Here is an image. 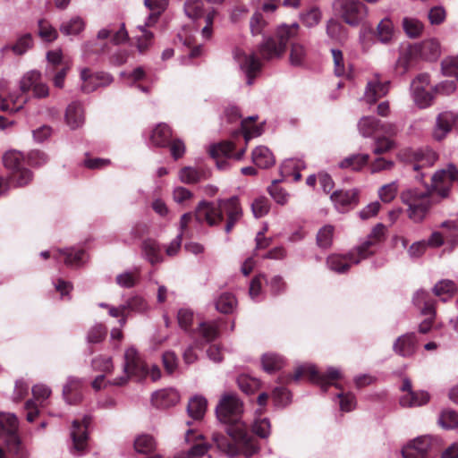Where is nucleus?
Returning a JSON list of instances; mask_svg holds the SVG:
<instances>
[{
    "instance_id": "1",
    "label": "nucleus",
    "mask_w": 458,
    "mask_h": 458,
    "mask_svg": "<svg viewBox=\"0 0 458 458\" xmlns=\"http://www.w3.org/2000/svg\"><path fill=\"white\" fill-rule=\"evenodd\" d=\"M243 402L234 393L222 394L216 407L217 420L226 426V432L242 448L243 455L251 457L259 451L257 439L248 432V425L242 420Z\"/></svg>"
},
{
    "instance_id": "2",
    "label": "nucleus",
    "mask_w": 458,
    "mask_h": 458,
    "mask_svg": "<svg viewBox=\"0 0 458 458\" xmlns=\"http://www.w3.org/2000/svg\"><path fill=\"white\" fill-rule=\"evenodd\" d=\"M386 226L383 224L376 225L367 238L346 255L332 254L327 259V267L338 274L345 273L352 265L373 255L377 246L385 240Z\"/></svg>"
},
{
    "instance_id": "3",
    "label": "nucleus",
    "mask_w": 458,
    "mask_h": 458,
    "mask_svg": "<svg viewBox=\"0 0 458 458\" xmlns=\"http://www.w3.org/2000/svg\"><path fill=\"white\" fill-rule=\"evenodd\" d=\"M224 214L227 216L225 232L230 233L235 223L242 216V210L237 197L221 199L216 205L201 201L195 210L196 219L199 223H207L210 226L218 225L223 220Z\"/></svg>"
},
{
    "instance_id": "4",
    "label": "nucleus",
    "mask_w": 458,
    "mask_h": 458,
    "mask_svg": "<svg viewBox=\"0 0 458 458\" xmlns=\"http://www.w3.org/2000/svg\"><path fill=\"white\" fill-rule=\"evenodd\" d=\"M402 201L408 206V216L413 222H421L429 208L428 191L407 189L401 193Z\"/></svg>"
},
{
    "instance_id": "5",
    "label": "nucleus",
    "mask_w": 458,
    "mask_h": 458,
    "mask_svg": "<svg viewBox=\"0 0 458 458\" xmlns=\"http://www.w3.org/2000/svg\"><path fill=\"white\" fill-rule=\"evenodd\" d=\"M304 376H307L311 382L318 385L322 389L326 390L331 385L338 388V384L334 381L341 378L342 374L341 371L335 367H329L325 373H320L314 365L305 364L299 366L295 369L293 379L298 381Z\"/></svg>"
},
{
    "instance_id": "6",
    "label": "nucleus",
    "mask_w": 458,
    "mask_h": 458,
    "mask_svg": "<svg viewBox=\"0 0 458 458\" xmlns=\"http://www.w3.org/2000/svg\"><path fill=\"white\" fill-rule=\"evenodd\" d=\"M334 8L345 23L360 25L369 15V8L359 0H335Z\"/></svg>"
},
{
    "instance_id": "7",
    "label": "nucleus",
    "mask_w": 458,
    "mask_h": 458,
    "mask_svg": "<svg viewBox=\"0 0 458 458\" xmlns=\"http://www.w3.org/2000/svg\"><path fill=\"white\" fill-rule=\"evenodd\" d=\"M430 82L428 73H420L411 82V96L419 108L429 107L434 103L435 93L429 89Z\"/></svg>"
},
{
    "instance_id": "8",
    "label": "nucleus",
    "mask_w": 458,
    "mask_h": 458,
    "mask_svg": "<svg viewBox=\"0 0 458 458\" xmlns=\"http://www.w3.org/2000/svg\"><path fill=\"white\" fill-rule=\"evenodd\" d=\"M148 364L141 358L139 352L134 347H129L124 352V362L121 375H127L128 382L131 377L138 379L148 377Z\"/></svg>"
},
{
    "instance_id": "9",
    "label": "nucleus",
    "mask_w": 458,
    "mask_h": 458,
    "mask_svg": "<svg viewBox=\"0 0 458 458\" xmlns=\"http://www.w3.org/2000/svg\"><path fill=\"white\" fill-rule=\"evenodd\" d=\"M233 57L240 70L245 74L247 83L251 85L254 78L261 69V63L254 52H246L241 47H235L233 51Z\"/></svg>"
},
{
    "instance_id": "10",
    "label": "nucleus",
    "mask_w": 458,
    "mask_h": 458,
    "mask_svg": "<svg viewBox=\"0 0 458 458\" xmlns=\"http://www.w3.org/2000/svg\"><path fill=\"white\" fill-rule=\"evenodd\" d=\"M452 182L458 183V169L453 164H449L445 169L437 171L432 177V187L442 198L449 195Z\"/></svg>"
},
{
    "instance_id": "11",
    "label": "nucleus",
    "mask_w": 458,
    "mask_h": 458,
    "mask_svg": "<svg viewBox=\"0 0 458 458\" xmlns=\"http://www.w3.org/2000/svg\"><path fill=\"white\" fill-rule=\"evenodd\" d=\"M413 303L427 317L419 326V331L426 334L430 330L436 315L434 302L427 292L420 290L414 294Z\"/></svg>"
},
{
    "instance_id": "12",
    "label": "nucleus",
    "mask_w": 458,
    "mask_h": 458,
    "mask_svg": "<svg viewBox=\"0 0 458 458\" xmlns=\"http://www.w3.org/2000/svg\"><path fill=\"white\" fill-rule=\"evenodd\" d=\"M20 90L22 93L31 90L33 96L38 98H46L49 95L47 84L42 81L41 72L36 70H31L21 77Z\"/></svg>"
},
{
    "instance_id": "13",
    "label": "nucleus",
    "mask_w": 458,
    "mask_h": 458,
    "mask_svg": "<svg viewBox=\"0 0 458 458\" xmlns=\"http://www.w3.org/2000/svg\"><path fill=\"white\" fill-rule=\"evenodd\" d=\"M452 130L458 132V112L444 111L438 114L432 131L433 138L440 141L444 140Z\"/></svg>"
},
{
    "instance_id": "14",
    "label": "nucleus",
    "mask_w": 458,
    "mask_h": 458,
    "mask_svg": "<svg viewBox=\"0 0 458 458\" xmlns=\"http://www.w3.org/2000/svg\"><path fill=\"white\" fill-rule=\"evenodd\" d=\"M330 199L338 212L345 213L359 204L360 191L357 188L337 190L332 192Z\"/></svg>"
},
{
    "instance_id": "15",
    "label": "nucleus",
    "mask_w": 458,
    "mask_h": 458,
    "mask_svg": "<svg viewBox=\"0 0 458 458\" xmlns=\"http://www.w3.org/2000/svg\"><path fill=\"white\" fill-rule=\"evenodd\" d=\"M185 442L191 444V447L186 452L178 454L174 458H199L204 456L211 445L204 441V436L193 429H188L185 433Z\"/></svg>"
},
{
    "instance_id": "16",
    "label": "nucleus",
    "mask_w": 458,
    "mask_h": 458,
    "mask_svg": "<svg viewBox=\"0 0 458 458\" xmlns=\"http://www.w3.org/2000/svg\"><path fill=\"white\" fill-rule=\"evenodd\" d=\"M411 53L426 61H436L441 55V45L435 38H426L411 47Z\"/></svg>"
},
{
    "instance_id": "17",
    "label": "nucleus",
    "mask_w": 458,
    "mask_h": 458,
    "mask_svg": "<svg viewBox=\"0 0 458 458\" xmlns=\"http://www.w3.org/2000/svg\"><path fill=\"white\" fill-rule=\"evenodd\" d=\"M401 390L403 394L400 397V404L403 407H418L429 401V394L426 391H412L411 382L409 378L403 379Z\"/></svg>"
},
{
    "instance_id": "18",
    "label": "nucleus",
    "mask_w": 458,
    "mask_h": 458,
    "mask_svg": "<svg viewBox=\"0 0 458 458\" xmlns=\"http://www.w3.org/2000/svg\"><path fill=\"white\" fill-rule=\"evenodd\" d=\"M431 438L428 436L419 437L403 447V458H428Z\"/></svg>"
},
{
    "instance_id": "19",
    "label": "nucleus",
    "mask_w": 458,
    "mask_h": 458,
    "mask_svg": "<svg viewBox=\"0 0 458 458\" xmlns=\"http://www.w3.org/2000/svg\"><path fill=\"white\" fill-rule=\"evenodd\" d=\"M90 419L85 416L81 421L73 420L71 429V437L72 439V452H82L87 447L88 426Z\"/></svg>"
},
{
    "instance_id": "20",
    "label": "nucleus",
    "mask_w": 458,
    "mask_h": 458,
    "mask_svg": "<svg viewBox=\"0 0 458 458\" xmlns=\"http://www.w3.org/2000/svg\"><path fill=\"white\" fill-rule=\"evenodd\" d=\"M52 255L55 259H64V262L68 267H79L85 260V253L81 250L76 249H64L56 250L50 254L49 251L45 250L40 253V256L44 259H47Z\"/></svg>"
},
{
    "instance_id": "21",
    "label": "nucleus",
    "mask_w": 458,
    "mask_h": 458,
    "mask_svg": "<svg viewBox=\"0 0 458 458\" xmlns=\"http://www.w3.org/2000/svg\"><path fill=\"white\" fill-rule=\"evenodd\" d=\"M389 90V81H382L378 75H375L368 82L363 98L369 104H373L383 98Z\"/></svg>"
},
{
    "instance_id": "22",
    "label": "nucleus",
    "mask_w": 458,
    "mask_h": 458,
    "mask_svg": "<svg viewBox=\"0 0 458 458\" xmlns=\"http://www.w3.org/2000/svg\"><path fill=\"white\" fill-rule=\"evenodd\" d=\"M181 399L180 394L174 388H164L152 394L151 402L159 409H168L176 405Z\"/></svg>"
},
{
    "instance_id": "23",
    "label": "nucleus",
    "mask_w": 458,
    "mask_h": 458,
    "mask_svg": "<svg viewBox=\"0 0 458 458\" xmlns=\"http://www.w3.org/2000/svg\"><path fill=\"white\" fill-rule=\"evenodd\" d=\"M358 130L360 135L365 138L372 137L374 133L378 131H384L392 134L395 133L392 125L389 126V129H386L381 122L374 116H364L360 118L358 123Z\"/></svg>"
},
{
    "instance_id": "24",
    "label": "nucleus",
    "mask_w": 458,
    "mask_h": 458,
    "mask_svg": "<svg viewBox=\"0 0 458 458\" xmlns=\"http://www.w3.org/2000/svg\"><path fill=\"white\" fill-rule=\"evenodd\" d=\"M64 120L72 130L81 128L85 123V113L81 103L73 101L65 110Z\"/></svg>"
},
{
    "instance_id": "25",
    "label": "nucleus",
    "mask_w": 458,
    "mask_h": 458,
    "mask_svg": "<svg viewBox=\"0 0 458 458\" xmlns=\"http://www.w3.org/2000/svg\"><path fill=\"white\" fill-rule=\"evenodd\" d=\"M418 345V340L415 334H405L399 336L394 343L393 349L395 353L402 357L412 356Z\"/></svg>"
},
{
    "instance_id": "26",
    "label": "nucleus",
    "mask_w": 458,
    "mask_h": 458,
    "mask_svg": "<svg viewBox=\"0 0 458 458\" xmlns=\"http://www.w3.org/2000/svg\"><path fill=\"white\" fill-rule=\"evenodd\" d=\"M209 176L208 171L203 167L184 166L178 171V178L182 183L196 184L207 180Z\"/></svg>"
},
{
    "instance_id": "27",
    "label": "nucleus",
    "mask_w": 458,
    "mask_h": 458,
    "mask_svg": "<svg viewBox=\"0 0 458 458\" xmlns=\"http://www.w3.org/2000/svg\"><path fill=\"white\" fill-rule=\"evenodd\" d=\"M245 148H242L238 152H234V145L230 141L221 142L209 148V154L213 158L220 157L234 158L240 160L245 154Z\"/></svg>"
},
{
    "instance_id": "28",
    "label": "nucleus",
    "mask_w": 458,
    "mask_h": 458,
    "mask_svg": "<svg viewBox=\"0 0 458 458\" xmlns=\"http://www.w3.org/2000/svg\"><path fill=\"white\" fill-rule=\"evenodd\" d=\"M18 425L15 414L0 412V437H3L5 443L11 440L13 435H17Z\"/></svg>"
},
{
    "instance_id": "29",
    "label": "nucleus",
    "mask_w": 458,
    "mask_h": 458,
    "mask_svg": "<svg viewBox=\"0 0 458 458\" xmlns=\"http://www.w3.org/2000/svg\"><path fill=\"white\" fill-rule=\"evenodd\" d=\"M172 137V131L165 123H158L153 128L149 133L148 143L154 147H165L167 146Z\"/></svg>"
},
{
    "instance_id": "30",
    "label": "nucleus",
    "mask_w": 458,
    "mask_h": 458,
    "mask_svg": "<svg viewBox=\"0 0 458 458\" xmlns=\"http://www.w3.org/2000/svg\"><path fill=\"white\" fill-rule=\"evenodd\" d=\"M83 381L81 378L69 377L64 386L63 394L65 401L70 403H76L82 398L81 388Z\"/></svg>"
},
{
    "instance_id": "31",
    "label": "nucleus",
    "mask_w": 458,
    "mask_h": 458,
    "mask_svg": "<svg viewBox=\"0 0 458 458\" xmlns=\"http://www.w3.org/2000/svg\"><path fill=\"white\" fill-rule=\"evenodd\" d=\"M259 50L265 60H271L282 56L285 48L276 38L268 37L259 46Z\"/></svg>"
},
{
    "instance_id": "32",
    "label": "nucleus",
    "mask_w": 458,
    "mask_h": 458,
    "mask_svg": "<svg viewBox=\"0 0 458 458\" xmlns=\"http://www.w3.org/2000/svg\"><path fill=\"white\" fill-rule=\"evenodd\" d=\"M212 440L220 452L230 457L236 456L240 453L243 454L242 446L235 440H233L234 443H231L227 437L221 433H213Z\"/></svg>"
},
{
    "instance_id": "33",
    "label": "nucleus",
    "mask_w": 458,
    "mask_h": 458,
    "mask_svg": "<svg viewBox=\"0 0 458 458\" xmlns=\"http://www.w3.org/2000/svg\"><path fill=\"white\" fill-rule=\"evenodd\" d=\"M369 161V154L357 153L344 157L339 162L338 166L342 169H349L353 172H360L366 165H368Z\"/></svg>"
},
{
    "instance_id": "34",
    "label": "nucleus",
    "mask_w": 458,
    "mask_h": 458,
    "mask_svg": "<svg viewBox=\"0 0 458 458\" xmlns=\"http://www.w3.org/2000/svg\"><path fill=\"white\" fill-rule=\"evenodd\" d=\"M28 98L21 94H10L8 98L0 97V110L7 113H16L21 110Z\"/></svg>"
},
{
    "instance_id": "35",
    "label": "nucleus",
    "mask_w": 458,
    "mask_h": 458,
    "mask_svg": "<svg viewBox=\"0 0 458 458\" xmlns=\"http://www.w3.org/2000/svg\"><path fill=\"white\" fill-rule=\"evenodd\" d=\"M305 167L304 162L298 158L285 159L280 167L284 177L293 176V181L297 182L301 178V171Z\"/></svg>"
},
{
    "instance_id": "36",
    "label": "nucleus",
    "mask_w": 458,
    "mask_h": 458,
    "mask_svg": "<svg viewBox=\"0 0 458 458\" xmlns=\"http://www.w3.org/2000/svg\"><path fill=\"white\" fill-rule=\"evenodd\" d=\"M394 26L389 17L382 19L377 26L376 37L382 44H389L394 38Z\"/></svg>"
},
{
    "instance_id": "37",
    "label": "nucleus",
    "mask_w": 458,
    "mask_h": 458,
    "mask_svg": "<svg viewBox=\"0 0 458 458\" xmlns=\"http://www.w3.org/2000/svg\"><path fill=\"white\" fill-rule=\"evenodd\" d=\"M86 28V21L81 16H72L61 23L59 30L64 36L80 35Z\"/></svg>"
},
{
    "instance_id": "38",
    "label": "nucleus",
    "mask_w": 458,
    "mask_h": 458,
    "mask_svg": "<svg viewBox=\"0 0 458 458\" xmlns=\"http://www.w3.org/2000/svg\"><path fill=\"white\" fill-rule=\"evenodd\" d=\"M106 376L107 375L105 374L97 376L91 383L92 388L96 391H99L107 386H123L128 384L127 375H120L111 379H107Z\"/></svg>"
},
{
    "instance_id": "39",
    "label": "nucleus",
    "mask_w": 458,
    "mask_h": 458,
    "mask_svg": "<svg viewBox=\"0 0 458 458\" xmlns=\"http://www.w3.org/2000/svg\"><path fill=\"white\" fill-rule=\"evenodd\" d=\"M207 399L201 395L191 397L187 406L189 416L195 420L203 419L207 411Z\"/></svg>"
},
{
    "instance_id": "40",
    "label": "nucleus",
    "mask_w": 458,
    "mask_h": 458,
    "mask_svg": "<svg viewBox=\"0 0 458 458\" xmlns=\"http://www.w3.org/2000/svg\"><path fill=\"white\" fill-rule=\"evenodd\" d=\"M262 409L255 412V419L251 425L252 432L260 438H267L271 434V423L267 418H261Z\"/></svg>"
},
{
    "instance_id": "41",
    "label": "nucleus",
    "mask_w": 458,
    "mask_h": 458,
    "mask_svg": "<svg viewBox=\"0 0 458 458\" xmlns=\"http://www.w3.org/2000/svg\"><path fill=\"white\" fill-rule=\"evenodd\" d=\"M256 119L257 116H249L248 118L241 121V131L243 134L246 142L253 138L260 136L263 132L262 124H256Z\"/></svg>"
},
{
    "instance_id": "42",
    "label": "nucleus",
    "mask_w": 458,
    "mask_h": 458,
    "mask_svg": "<svg viewBox=\"0 0 458 458\" xmlns=\"http://www.w3.org/2000/svg\"><path fill=\"white\" fill-rule=\"evenodd\" d=\"M252 161L261 168H267L275 164L272 152L265 146H259L252 151Z\"/></svg>"
},
{
    "instance_id": "43",
    "label": "nucleus",
    "mask_w": 458,
    "mask_h": 458,
    "mask_svg": "<svg viewBox=\"0 0 458 458\" xmlns=\"http://www.w3.org/2000/svg\"><path fill=\"white\" fill-rule=\"evenodd\" d=\"M299 28L300 26L296 22L291 25L282 24L278 26L275 38L280 44L284 45V48H286L288 41L297 36Z\"/></svg>"
},
{
    "instance_id": "44",
    "label": "nucleus",
    "mask_w": 458,
    "mask_h": 458,
    "mask_svg": "<svg viewBox=\"0 0 458 458\" xmlns=\"http://www.w3.org/2000/svg\"><path fill=\"white\" fill-rule=\"evenodd\" d=\"M197 334L207 343L215 340L219 335V326L216 321L201 322L197 328Z\"/></svg>"
},
{
    "instance_id": "45",
    "label": "nucleus",
    "mask_w": 458,
    "mask_h": 458,
    "mask_svg": "<svg viewBox=\"0 0 458 458\" xmlns=\"http://www.w3.org/2000/svg\"><path fill=\"white\" fill-rule=\"evenodd\" d=\"M91 368L94 371H98L105 375H110L113 372L114 366L111 356L99 354L92 359Z\"/></svg>"
},
{
    "instance_id": "46",
    "label": "nucleus",
    "mask_w": 458,
    "mask_h": 458,
    "mask_svg": "<svg viewBox=\"0 0 458 458\" xmlns=\"http://www.w3.org/2000/svg\"><path fill=\"white\" fill-rule=\"evenodd\" d=\"M155 22L147 20L143 25H139L138 29L141 35L137 39V48L140 53H144L152 44L153 33L148 30V28Z\"/></svg>"
},
{
    "instance_id": "47",
    "label": "nucleus",
    "mask_w": 458,
    "mask_h": 458,
    "mask_svg": "<svg viewBox=\"0 0 458 458\" xmlns=\"http://www.w3.org/2000/svg\"><path fill=\"white\" fill-rule=\"evenodd\" d=\"M433 291L437 296L441 297V299L445 301L458 291V287L454 281L445 279L436 284Z\"/></svg>"
},
{
    "instance_id": "48",
    "label": "nucleus",
    "mask_w": 458,
    "mask_h": 458,
    "mask_svg": "<svg viewBox=\"0 0 458 458\" xmlns=\"http://www.w3.org/2000/svg\"><path fill=\"white\" fill-rule=\"evenodd\" d=\"M24 161L25 157L23 154L13 149L6 151L3 157L4 166L12 172L22 167Z\"/></svg>"
},
{
    "instance_id": "49",
    "label": "nucleus",
    "mask_w": 458,
    "mask_h": 458,
    "mask_svg": "<svg viewBox=\"0 0 458 458\" xmlns=\"http://www.w3.org/2000/svg\"><path fill=\"white\" fill-rule=\"evenodd\" d=\"M142 251L146 259L156 264L163 260L158 243L154 240H147L142 243Z\"/></svg>"
},
{
    "instance_id": "50",
    "label": "nucleus",
    "mask_w": 458,
    "mask_h": 458,
    "mask_svg": "<svg viewBox=\"0 0 458 458\" xmlns=\"http://www.w3.org/2000/svg\"><path fill=\"white\" fill-rule=\"evenodd\" d=\"M123 304L127 314L145 313L149 310L148 301L140 295L130 297Z\"/></svg>"
},
{
    "instance_id": "51",
    "label": "nucleus",
    "mask_w": 458,
    "mask_h": 458,
    "mask_svg": "<svg viewBox=\"0 0 458 458\" xmlns=\"http://www.w3.org/2000/svg\"><path fill=\"white\" fill-rule=\"evenodd\" d=\"M402 25L403 31L411 38L420 37L424 29L422 22L414 17H404Z\"/></svg>"
},
{
    "instance_id": "52",
    "label": "nucleus",
    "mask_w": 458,
    "mask_h": 458,
    "mask_svg": "<svg viewBox=\"0 0 458 458\" xmlns=\"http://www.w3.org/2000/svg\"><path fill=\"white\" fill-rule=\"evenodd\" d=\"M236 382L239 388L246 394H253L261 386L258 378L247 374L239 375Z\"/></svg>"
},
{
    "instance_id": "53",
    "label": "nucleus",
    "mask_w": 458,
    "mask_h": 458,
    "mask_svg": "<svg viewBox=\"0 0 458 458\" xmlns=\"http://www.w3.org/2000/svg\"><path fill=\"white\" fill-rule=\"evenodd\" d=\"M156 440L148 434L139 435L134 440V449L140 454H148L156 449Z\"/></svg>"
},
{
    "instance_id": "54",
    "label": "nucleus",
    "mask_w": 458,
    "mask_h": 458,
    "mask_svg": "<svg viewBox=\"0 0 458 458\" xmlns=\"http://www.w3.org/2000/svg\"><path fill=\"white\" fill-rule=\"evenodd\" d=\"M97 72H91L89 68L80 70V78L81 81V90L85 93H90L98 89V79L95 78Z\"/></svg>"
},
{
    "instance_id": "55",
    "label": "nucleus",
    "mask_w": 458,
    "mask_h": 458,
    "mask_svg": "<svg viewBox=\"0 0 458 458\" xmlns=\"http://www.w3.org/2000/svg\"><path fill=\"white\" fill-rule=\"evenodd\" d=\"M237 306L235 297L229 293H222L216 301V309L225 314L232 313Z\"/></svg>"
},
{
    "instance_id": "56",
    "label": "nucleus",
    "mask_w": 458,
    "mask_h": 458,
    "mask_svg": "<svg viewBox=\"0 0 458 458\" xmlns=\"http://www.w3.org/2000/svg\"><path fill=\"white\" fill-rule=\"evenodd\" d=\"M140 273L138 269L124 271L115 277L116 284L123 288H131L138 283Z\"/></svg>"
},
{
    "instance_id": "57",
    "label": "nucleus",
    "mask_w": 458,
    "mask_h": 458,
    "mask_svg": "<svg viewBox=\"0 0 458 458\" xmlns=\"http://www.w3.org/2000/svg\"><path fill=\"white\" fill-rule=\"evenodd\" d=\"M284 365V359L276 353H266L262 356L263 369L268 373H272Z\"/></svg>"
},
{
    "instance_id": "58",
    "label": "nucleus",
    "mask_w": 458,
    "mask_h": 458,
    "mask_svg": "<svg viewBox=\"0 0 458 458\" xmlns=\"http://www.w3.org/2000/svg\"><path fill=\"white\" fill-rule=\"evenodd\" d=\"M193 197L192 191L183 186H176L172 191L173 200L182 207H187Z\"/></svg>"
},
{
    "instance_id": "59",
    "label": "nucleus",
    "mask_w": 458,
    "mask_h": 458,
    "mask_svg": "<svg viewBox=\"0 0 458 458\" xmlns=\"http://www.w3.org/2000/svg\"><path fill=\"white\" fill-rule=\"evenodd\" d=\"M9 451L13 454L14 458H29L30 452L21 443L17 435H13L10 441L6 442Z\"/></svg>"
},
{
    "instance_id": "60",
    "label": "nucleus",
    "mask_w": 458,
    "mask_h": 458,
    "mask_svg": "<svg viewBox=\"0 0 458 458\" xmlns=\"http://www.w3.org/2000/svg\"><path fill=\"white\" fill-rule=\"evenodd\" d=\"M369 165V170L371 174L391 171L394 166V162L382 157H377Z\"/></svg>"
},
{
    "instance_id": "61",
    "label": "nucleus",
    "mask_w": 458,
    "mask_h": 458,
    "mask_svg": "<svg viewBox=\"0 0 458 458\" xmlns=\"http://www.w3.org/2000/svg\"><path fill=\"white\" fill-rule=\"evenodd\" d=\"M397 191L398 183L394 181L382 185L377 191V195L384 203H390L396 197Z\"/></svg>"
},
{
    "instance_id": "62",
    "label": "nucleus",
    "mask_w": 458,
    "mask_h": 458,
    "mask_svg": "<svg viewBox=\"0 0 458 458\" xmlns=\"http://www.w3.org/2000/svg\"><path fill=\"white\" fill-rule=\"evenodd\" d=\"M307 50L305 47L300 43L292 45L290 52V63L293 66H301L306 60Z\"/></svg>"
},
{
    "instance_id": "63",
    "label": "nucleus",
    "mask_w": 458,
    "mask_h": 458,
    "mask_svg": "<svg viewBox=\"0 0 458 458\" xmlns=\"http://www.w3.org/2000/svg\"><path fill=\"white\" fill-rule=\"evenodd\" d=\"M251 211L256 218L266 216L270 209L269 200L264 196H259L251 202Z\"/></svg>"
},
{
    "instance_id": "64",
    "label": "nucleus",
    "mask_w": 458,
    "mask_h": 458,
    "mask_svg": "<svg viewBox=\"0 0 458 458\" xmlns=\"http://www.w3.org/2000/svg\"><path fill=\"white\" fill-rule=\"evenodd\" d=\"M144 4L152 13L149 14L148 20L152 22H157L159 14L165 9L168 0H144Z\"/></svg>"
}]
</instances>
